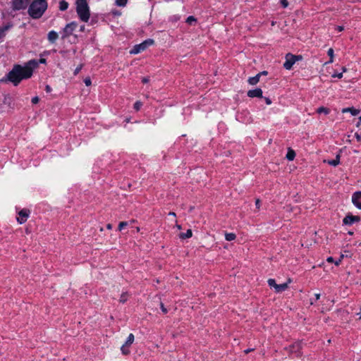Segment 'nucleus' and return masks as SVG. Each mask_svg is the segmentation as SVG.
<instances>
[{
	"mask_svg": "<svg viewBox=\"0 0 361 361\" xmlns=\"http://www.w3.org/2000/svg\"><path fill=\"white\" fill-rule=\"evenodd\" d=\"M58 38H59V35L56 31L51 30V31L49 32V33L47 35V39L50 43L54 44Z\"/></svg>",
	"mask_w": 361,
	"mask_h": 361,
	"instance_id": "obj_13",
	"label": "nucleus"
},
{
	"mask_svg": "<svg viewBox=\"0 0 361 361\" xmlns=\"http://www.w3.org/2000/svg\"><path fill=\"white\" fill-rule=\"evenodd\" d=\"M295 157V152L291 148L288 149V152L286 154V159L289 161H293Z\"/></svg>",
	"mask_w": 361,
	"mask_h": 361,
	"instance_id": "obj_16",
	"label": "nucleus"
},
{
	"mask_svg": "<svg viewBox=\"0 0 361 361\" xmlns=\"http://www.w3.org/2000/svg\"><path fill=\"white\" fill-rule=\"evenodd\" d=\"M352 202L357 208L361 209V191L353 193Z\"/></svg>",
	"mask_w": 361,
	"mask_h": 361,
	"instance_id": "obj_8",
	"label": "nucleus"
},
{
	"mask_svg": "<svg viewBox=\"0 0 361 361\" xmlns=\"http://www.w3.org/2000/svg\"><path fill=\"white\" fill-rule=\"evenodd\" d=\"M76 12L82 21L86 23L89 20L90 13L87 0H77Z\"/></svg>",
	"mask_w": 361,
	"mask_h": 361,
	"instance_id": "obj_3",
	"label": "nucleus"
},
{
	"mask_svg": "<svg viewBox=\"0 0 361 361\" xmlns=\"http://www.w3.org/2000/svg\"><path fill=\"white\" fill-rule=\"evenodd\" d=\"M18 214H19V217L17 218V221L20 224H22L27 221V219L29 216V214H30V211L24 209H22L20 212H19Z\"/></svg>",
	"mask_w": 361,
	"mask_h": 361,
	"instance_id": "obj_9",
	"label": "nucleus"
},
{
	"mask_svg": "<svg viewBox=\"0 0 361 361\" xmlns=\"http://www.w3.org/2000/svg\"><path fill=\"white\" fill-rule=\"evenodd\" d=\"M39 101V99L38 97H34L32 99V103L35 104H37Z\"/></svg>",
	"mask_w": 361,
	"mask_h": 361,
	"instance_id": "obj_35",
	"label": "nucleus"
},
{
	"mask_svg": "<svg viewBox=\"0 0 361 361\" xmlns=\"http://www.w3.org/2000/svg\"><path fill=\"white\" fill-rule=\"evenodd\" d=\"M317 112L318 114H322V113H323V114H324L327 115V114H329L330 110H329V109L326 108V107H324V106H320V107H319V108L317 109Z\"/></svg>",
	"mask_w": 361,
	"mask_h": 361,
	"instance_id": "obj_21",
	"label": "nucleus"
},
{
	"mask_svg": "<svg viewBox=\"0 0 361 361\" xmlns=\"http://www.w3.org/2000/svg\"><path fill=\"white\" fill-rule=\"evenodd\" d=\"M268 283V285L271 287V288H274L275 290L276 289V287H277V283H276L275 280L273 279H269L267 281Z\"/></svg>",
	"mask_w": 361,
	"mask_h": 361,
	"instance_id": "obj_27",
	"label": "nucleus"
},
{
	"mask_svg": "<svg viewBox=\"0 0 361 361\" xmlns=\"http://www.w3.org/2000/svg\"><path fill=\"white\" fill-rule=\"evenodd\" d=\"M328 55L330 57V60L327 62V63H333L334 61V49L332 48H330L329 50H328V52H327Z\"/></svg>",
	"mask_w": 361,
	"mask_h": 361,
	"instance_id": "obj_26",
	"label": "nucleus"
},
{
	"mask_svg": "<svg viewBox=\"0 0 361 361\" xmlns=\"http://www.w3.org/2000/svg\"><path fill=\"white\" fill-rule=\"evenodd\" d=\"M40 61H41V63H44V62H45V59H41Z\"/></svg>",
	"mask_w": 361,
	"mask_h": 361,
	"instance_id": "obj_54",
	"label": "nucleus"
},
{
	"mask_svg": "<svg viewBox=\"0 0 361 361\" xmlns=\"http://www.w3.org/2000/svg\"><path fill=\"white\" fill-rule=\"evenodd\" d=\"M47 8L46 0H32L27 13L33 19H38L42 16Z\"/></svg>",
	"mask_w": 361,
	"mask_h": 361,
	"instance_id": "obj_2",
	"label": "nucleus"
},
{
	"mask_svg": "<svg viewBox=\"0 0 361 361\" xmlns=\"http://www.w3.org/2000/svg\"><path fill=\"white\" fill-rule=\"evenodd\" d=\"M149 78H142V82L143 83H147V82H149Z\"/></svg>",
	"mask_w": 361,
	"mask_h": 361,
	"instance_id": "obj_42",
	"label": "nucleus"
},
{
	"mask_svg": "<svg viewBox=\"0 0 361 361\" xmlns=\"http://www.w3.org/2000/svg\"><path fill=\"white\" fill-rule=\"evenodd\" d=\"M339 163H340V156L339 155H337L335 159L328 161L329 164L334 166H336L337 165L339 164Z\"/></svg>",
	"mask_w": 361,
	"mask_h": 361,
	"instance_id": "obj_22",
	"label": "nucleus"
},
{
	"mask_svg": "<svg viewBox=\"0 0 361 361\" xmlns=\"http://www.w3.org/2000/svg\"><path fill=\"white\" fill-rule=\"evenodd\" d=\"M13 25V23H8L6 25L0 27V39H3L6 36V32L11 29Z\"/></svg>",
	"mask_w": 361,
	"mask_h": 361,
	"instance_id": "obj_12",
	"label": "nucleus"
},
{
	"mask_svg": "<svg viewBox=\"0 0 361 361\" xmlns=\"http://www.w3.org/2000/svg\"><path fill=\"white\" fill-rule=\"evenodd\" d=\"M360 220V218L358 216L348 215L343 219V223L345 225H352L355 222H358Z\"/></svg>",
	"mask_w": 361,
	"mask_h": 361,
	"instance_id": "obj_10",
	"label": "nucleus"
},
{
	"mask_svg": "<svg viewBox=\"0 0 361 361\" xmlns=\"http://www.w3.org/2000/svg\"><path fill=\"white\" fill-rule=\"evenodd\" d=\"M343 113L350 112L353 116H357L360 113V110L353 107H348L342 109Z\"/></svg>",
	"mask_w": 361,
	"mask_h": 361,
	"instance_id": "obj_15",
	"label": "nucleus"
},
{
	"mask_svg": "<svg viewBox=\"0 0 361 361\" xmlns=\"http://www.w3.org/2000/svg\"><path fill=\"white\" fill-rule=\"evenodd\" d=\"M84 29H85V26H84V25H82V26H81V27H80V31H83V30H84Z\"/></svg>",
	"mask_w": 361,
	"mask_h": 361,
	"instance_id": "obj_52",
	"label": "nucleus"
},
{
	"mask_svg": "<svg viewBox=\"0 0 361 361\" xmlns=\"http://www.w3.org/2000/svg\"><path fill=\"white\" fill-rule=\"evenodd\" d=\"M128 2V0H116V4L118 6H125Z\"/></svg>",
	"mask_w": 361,
	"mask_h": 361,
	"instance_id": "obj_28",
	"label": "nucleus"
},
{
	"mask_svg": "<svg viewBox=\"0 0 361 361\" xmlns=\"http://www.w3.org/2000/svg\"><path fill=\"white\" fill-rule=\"evenodd\" d=\"M176 226H177V228H178V230H180V229H181V226H180V225H176Z\"/></svg>",
	"mask_w": 361,
	"mask_h": 361,
	"instance_id": "obj_53",
	"label": "nucleus"
},
{
	"mask_svg": "<svg viewBox=\"0 0 361 361\" xmlns=\"http://www.w3.org/2000/svg\"><path fill=\"white\" fill-rule=\"evenodd\" d=\"M195 21H196V19L195 18V17L192 16H188L186 19V23L188 24H191L192 22Z\"/></svg>",
	"mask_w": 361,
	"mask_h": 361,
	"instance_id": "obj_31",
	"label": "nucleus"
},
{
	"mask_svg": "<svg viewBox=\"0 0 361 361\" xmlns=\"http://www.w3.org/2000/svg\"><path fill=\"white\" fill-rule=\"evenodd\" d=\"M81 69V66L80 67H78L75 70V74H77L79 73V71H80Z\"/></svg>",
	"mask_w": 361,
	"mask_h": 361,
	"instance_id": "obj_44",
	"label": "nucleus"
},
{
	"mask_svg": "<svg viewBox=\"0 0 361 361\" xmlns=\"http://www.w3.org/2000/svg\"><path fill=\"white\" fill-rule=\"evenodd\" d=\"M154 43L152 39H147L143 42L136 44L133 47V49L130 51V54H137L143 51H145L149 45H152Z\"/></svg>",
	"mask_w": 361,
	"mask_h": 361,
	"instance_id": "obj_5",
	"label": "nucleus"
},
{
	"mask_svg": "<svg viewBox=\"0 0 361 361\" xmlns=\"http://www.w3.org/2000/svg\"><path fill=\"white\" fill-rule=\"evenodd\" d=\"M37 65L35 60L30 61L25 66L14 65L5 78L1 79L2 82H11L14 86H17L23 80H26L32 75L33 69Z\"/></svg>",
	"mask_w": 361,
	"mask_h": 361,
	"instance_id": "obj_1",
	"label": "nucleus"
},
{
	"mask_svg": "<svg viewBox=\"0 0 361 361\" xmlns=\"http://www.w3.org/2000/svg\"><path fill=\"white\" fill-rule=\"evenodd\" d=\"M128 294L127 293H123L120 297L119 301L121 303H124L128 300Z\"/></svg>",
	"mask_w": 361,
	"mask_h": 361,
	"instance_id": "obj_25",
	"label": "nucleus"
},
{
	"mask_svg": "<svg viewBox=\"0 0 361 361\" xmlns=\"http://www.w3.org/2000/svg\"><path fill=\"white\" fill-rule=\"evenodd\" d=\"M258 74H260V76H261L262 75H267V71H262V72L259 73Z\"/></svg>",
	"mask_w": 361,
	"mask_h": 361,
	"instance_id": "obj_45",
	"label": "nucleus"
},
{
	"mask_svg": "<svg viewBox=\"0 0 361 361\" xmlns=\"http://www.w3.org/2000/svg\"><path fill=\"white\" fill-rule=\"evenodd\" d=\"M134 339V335L133 334H130L124 344L130 347L131 344L133 343Z\"/></svg>",
	"mask_w": 361,
	"mask_h": 361,
	"instance_id": "obj_19",
	"label": "nucleus"
},
{
	"mask_svg": "<svg viewBox=\"0 0 361 361\" xmlns=\"http://www.w3.org/2000/svg\"><path fill=\"white\" fill-rule=\"evenodd\" d=\"M262 89L260 88H256L255 90H250L247 92V96L249 97H251V98H254V97H259V98H262Z\"/></svg>",
	"mask_w": 361,
	"mask_h": 361,
	"instance_id": "obj_11",
	"label": "nucleus"
},
{
	"mask_svg": "<svg viewBox=\"0 0 361 361\" xmlns=\"http://www.w3.org/2000/svg\"><path fill=\"white\" fill-rule=\"evenodd\" d=\"M121 350L123 355H128L130 353L129 346L126 345V344L121 346Z\"/></svg>",
	"mask_w": 361,
	"mask_h": 361,
	"instance_id": "obj_24",
	"label": "nucleus"
},
{
	"mask_svg": "<svg viewBox=\"0 0 361 361\" xmlns=\"http://www.w3.org/2000/svg\"><path fill=\"white\" fill-rule=\"evenodd\" d=\"M28 0H12V7L13 10H21L27 7Z\"/></svg>",
	"mask_w": 361,
	"mask_h": 361,
	"instance_id": "obj_7",
	"label": "nucleus"
},
{
	"mask_svg": "<svg viewBox=\"0 0 361 361\" xmlns=\"http://www.w3.org/2000/svg\"><path fill=\"white\" fill-rule=\"evenodd\" d=\"M327 262H334V258L332 257H329L327 258Z\"/></svg>",
	"mask_w": 361,
	"mask_h": 361,
	"instance_id": "obj_43",
	"label": "nucleus"
},
{
	"mask_svg": "<svg viewBox=\"0 0 361 361\" xmlns=\"http://www.w3.org/2000/svg\"><path fill=\"white\" fill-rule=\"evenodd\" d=\"M332 77L333 78H341L343 77V73H334L332 75Z\"/></svg>",
	"mask_w": 361,
	"mask_h": 361,
	"instance_id": "obj_36",
	"label": "nucleus"
},
{
	"mask_svg": "<svg viewBox=\"0 0 361 361\" xmlns=\"http://www.w3.org/2000/svg\"><path fill=\"white\" fill-rule=\"evenodd\" d=\"M360 319H361V315H360Z\"/></svg>",
	"mask_w": 361,
	"mask_h": 361,
	"instance_id": "obj_55",
	"label": "nucleus"
},
{
	"mask_svg": "<svg viewBox=\"0 0 361 361\" xmlns=\"http://www.w3.org/2000/svg\"><path fill=\"white\" fill-rule=\"evenodd\" d=\"M341 261V259H339L338 261H336L335 262V264L338 266L340 264Z\"/></svg>",
	"mask_w": 361,
	"mask_h": 361,
	"instance_id": "obj_50",
	"label": "nucleus"
},
{
	"mask_svg": "<svg viewBox=\"0 0 361 361\" xmlns=\"http://www.w3.org/2000/svg\"><path fill=\"white\" fill-rule=\"evenodd\" d=\"M290 282H291V279H288V280L286 283H284L282 284H277V287H276L275 292L276 293H281V292L286 290L288 288V284Z\"/></svg>",
	"mask_w": 361,
	"mask_h": 361,
	"instance_id": "obj_14",
	"label": "nucleus"
},
{
	"mask_svg": "<svg viewBox=\"0 0 361 361\" xmlns=\"http://www.w3.org/2000/svg\"><path fill=\"white\" fill-rule=\"evenodd\" d=\"M77 27L78 23L76 22L73 21L68 23L63 30L61 38L64 39L71 36Z\"/></svg>",
	"mask_w": 361,
	"mask_h": 361,
	"instance_id": "obj_6",
	"label": "nucleus"
},
{
	"mask_svg": "<svg viewBox=\"0 0 361 361\" xmlns=\"http://www.w3.org/2000/svg\"><path fill=\"white\" fill-rule=\"evenodd\" d=\"M355 137H356L357 141H361V133H356L355 134Z\"/></svg>",
	"mask_w": 361,
	"mask_h": 361,
	"instance_id": "obj_38",
	"label": "nucleus"
},
{
	"mask_svg": "<svg viewBox=\"0 0 361 361\" xmlns=\"http://www.w3.org/2000/svg\"><path fill=\"white\" fill-rule=\"evenodd\" d=\"M142 106V102L137 101L134 104V109L137 111L140 110L141 106Z\"/></svg>",
	"mask_w": 361,
	"mask_h": 361,
	"instance_id": "obj_30",
	"label": "nucleus"
},
{
	"mask_svg": "<svg viewBox=\"0 0 361 361\" xmlns=\"http://www.w3.org/2000/svg\"><path fill=\"white\" fill-rule=\"evenodd\" d=\"M169 215L176 216V214L174 212H169Z\"/></svg>",
	"mask_w": 361,
	"mask_h": 361,
	"instance_id": "obj_49",
	"label": "nucleus"
},
{
	"mask_svg": "<svg viewBox=\"0 0 361 361\" xmlns=\"http://www.w3.org/2000/svg\"><path fill=\"white\" fill-rule=\"evenodd\" d=\"M259 78H260V74H257L254 77H250L248 79L249 84H250L252 85H256L259 81Z\"/></svg>",
	"mask_w": 361,
	"mask_h": 361,
	"instance_id": "obj_17",
	"label": "nucleus"
},
{
	"mask_svg": "<svg viewBox=\"0 0 361 361\" xmlns=\"http://www.w3.org/2000/svg\"><path fill=\"white\" fill-rule=\"evenodd\" d=\"M338 32H341L343 30V26H337L336 28Z\"/></svg>",
	"mask_w": 361,
	"mask_h": 361,
	"instance_id": "obj_41",
	"label": "nucleus"
},
{
	"mask_svg": "<svg viewBox=\"0 0 361 361\" xmlns=\"http://www.w3.org/2000/svg\"><path fill=\"white\" fill-rule=\"evenodd\" d=\"M302 59V56L300 55H293L291 54H287L286 56V61L283 63V67L286 70H290L293 66V64L298 60Z\"/></svg>",
	"mask_w": 361,
	"mask_h": 361,
	"instance_id": "obj_4",
	"label": "nucleus"
},
{
	"mask_svg": "<svg viewBox=\"0 0 361 361\" xmlns=\"http://www.w3.org/2000/svg\"><path fill=\"white\" fill-rule=\"evenodd\" d=\"M51 90H52L51 87L49 85H47L45 87V91L47 93H50L51 92Z\"/></svg>",
	"mask_w": 361,
	"mask_h": 361,
	"instance_id": "obj_37",
	"label": "nucleus"
},
{
	"mask_svg": "<svg viewBox=\"0 0 361 361\" xmlns=\"http://www.w3.org/2000/svg\"><path fill=\"white\" fill-rule=\"evenodd\" d=\"M68 8V3L66 1H61L59 2V9L62 11L67 10Z\"/></svg>",
	"mask_w": 361,
	"mask_h": 361,
	"instance_id": "obj_20",
	"label": "nucleus"
},
{
	"mask_svg": "<svg viewBox=\"0 0 361 361\" xmlns=\"http://www.w3.org/2000/svg\"><path fill=\"white\" fill-rule=\"evenodd\" d=\"M265 102L267 105H270L271 104V100L268 97H264Z\"/></svg>",
	"mask_w": 361,
	"mask_h": 361,
	"instance_id": "obj_39",
	"label": "nucleus"
},
{
	"mask_svg": "<svg viewBox=\"0 0 361 361\" xmlns=\"http://www.w3.org/2000/svg\"><path fill=\"white\" fill-rule=\"evenodd\" d=\"M160 307L161 309V311L163 312V313L166 314L168 312V310L167 309L164 307V304L162 302H161L160 304Z\"/></svg>",
	"mask_w": 361,
	"mask_h": 361,
	"instance_id": "obj_34",
	"label": "nucleus"
},
{
	"mask_svg": "<svg viewBox=\"0 0 361 361\" xmlns=\"http://www.w3.org/2000/svg\"><path fill=\"white\" fill-rule=\"evenodd\" d=\"M84 82L85 84L87 85V86H90L92 83L91 82V79L90 78H86L85 80H84Z\"/></svg>",
	"mask_w": 361,
	"mask_h": 361,
	"instance_id": "obj_33",
	"label": "nucleus"
},
{
	"mask_svg": "<svg viewBox=\"0 0 361 361\" xmlns=\"http://www.w3.org/2000/svg\"><path fill=\"white\" fill-rule=\"evenodd\" d=\"M359 120H360V122H359V123H357V127H359L360 123H361V116L359 118Z\"/></svg>",
	"mask_w": 361,
	"mask_h": 361,
	"instance_id": "obj_51",
	"label": "nucleus"
},
{
	"mask_svg": "<svg viewBox=\"0 0 361 361\" xmlns=\"http://www.w3.org/2000/svg\"><path fill=\"white\" fill-rule=\"evenodd\" d=\"M255 204H256V207H257V208H259V207H260V201H259V199H257V200H256V201H255Z\"/></svg>",
	"mask_w": 361,
	"mask_h": 361,
	"instance_id": "obj_40",
	"label": "nucleus"
},
{
	"mask_svg": "<svg viewBox=\"0 0 361 361\" xmlns=\"http://www.w3.org/2000/svg\"><path fill=\"white\" fill-rule=\"evenodd\" d=\"M235 238H236V235L233 233H226L225 234V238L228 241H232V240H235Z\"/></svg>",
	"mask_w": 361,
	"mask_h": 361,
	"instance_id": "obj_23",
	"label": "nucleus"
},
{
	"mask_svg": "<svg viewBox=\"0 0 361 361\" xmlns=\"http://www.w3.org/2000/svg\"><path fill=\"white\" fill-rule=\"evenodd\" d=\"M106 228H107V229H109V230H110V229H111V228H112V225H111V224H108L106 225Z\"/></svg>",
	"mask_w": 361,
	"mask_h": 361,
	"instance_id": "obj_46",
	"label": "nucleus"
},
{
	"mask_svg": "<svg viewBox=\"0 0 361 361\" xmlns=\"http://www.w3.org/2000/svg\"><path fill=\"white\" fill-rule=\"evenodd\" d=\"M192 233L190 229H188L185 233H181L179 235V238L181 239H186L189 238L192 236Z\"/></svg>",
	"mask_w": 361,
	"mask_h": 361,
	"instance_id": "obj_18",
	"label": "nucleus"
},
{
	"mask_svg": "<svg viewBox=\"0 0 361 361\" xmlns=\"http://www.w3.org/2000/svg\"><path fill=\"white\" fill-rule=\"evenodd\" d=\"M315 298H316V300H319L320 298V294L319 293H316L315 294Z\"/></svg>",
	"mask_w": 361,
	"mask_h": 361,
	"instance_id": "obj_47",
	"label": "nucleus"
},
{
	"mask_svg": "<svg viewBox=\"0 0 361 361\" xmlns=\"http://www.w3.org/2000/svg\"><path fill=\"white\" fill-rule=\"evenodd\" d=\"M283 8H287L288 6V1L287 0H280Z\"/></svg>",
	"mask_w": 361,
	"mask_h": 361,
	"instance_id": "obj_32",
	"label": "nucleus"
},
{
	"mask_svg": "<svg viewBox=\"0 0 361 361\" xmlns=\"http://www.w3.org/2000/svg\"><path fill=\"white\" fill-rule=\"evenodd\" d=\"M127 226H128V222H126V221H121L118 224V230L121 231L123 228H124Z\"/></svg>",
	"mask_w": 361,
	"mask_h": 361,
	"instance_id": "obj_29",
	"label": "nucleus"
},
{
	"mask_svg": "<svg viewBox=\"0 0 361 361\" xmlns=\"http://www.w3.org/2000/svg\"><path fill=\"white\" fill-rule=\"evenodd\" d=\"M252 350H253V349H250V348L247 349V350H245V353L247 354L248 353L251 352Z\"/></svg>",
	"mask_w": 361,
	"mask_h": 361,
	"instance_id": "obj_48",
	"label": "nucleus"
}]
</instances>
